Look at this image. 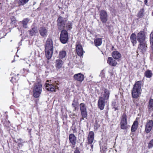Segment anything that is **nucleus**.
Instances as JSON below:
<instances>
[{
	"mask_svg": "<svg viewBox=\"0 0 153 153\" xmlns=\"http://www.w3.org/2000/svg\"><path fill=\"white\" fill-rule=\"evenodd\" d=\"M110 94L109 90L105 88L104 90V94H103V96L99 97L98 102V105L99 108L101 110H102L104 109L105 101H107L108 100Z\"/></svg>",
	"mask_w": 153,
	"mask_h": 153,
	"instance_id": "f257e3e1",
	"label": "nucleus"
},
{
	"mask_svg": "<svg viewBox=\"0 0 153 153\" xmlns=\"http://www.w3.org/2000/svg\"><path fill=\"white\" fill-rule=\"evenodd\" d=\"M141 81H138L136 82L131 90V94L133 98H137L141 94Z\"/></svg>",
	"mask_w": 153,
	"mask_h": 153,
	"instance_id": "f03ea898",
	"label": "nucleus"
},
{
	"mask_svg": "<svg viewBox=\"0 0 153 153\" xmlns=\"http://www.w3.org/2000/svg\"><path fill=\"white\" fill-rule=\"evenodd\" d=\"M42 85L40 82H38L34 84L33 87V96L35 98L39 97L42 92Z\"/></svg>",
	"mask_w": 153,
	"mask_h": 153,
	"instance_id": "7ed1b4c3",
	"label": "nucleus"
},
{
	"mask_svg": "<svg viewBox=\"0 0 153 153\" xmlns=\"http://www.w3.org/2000/svg\"><path fill=\"white\" fill-rule=\"evenodd\" d=\"M80 110L81 111L82 118H80V121L84 119V118H86L87 116V111L86 106L85 104L81 103L79 105Z\"/></svg>",
	"mask_w": 153,
	"mask_h": 153,
	"instance_id": "20e7f679",
	"label": "nucleus"
},
{
	"mask_svg": "<svg viewBox=\"0 0 153 153\" xmlns=\"http://www.w3.org/2000/svg\"><path fill=\"white\" fill-rule=\"evenodd\" d=\"M68 34L65 30H63L61 32L60 40L63 44H65L68 42Z\"/></svg>",
	"mask_w": 153,
	"mask_h": 153,
	"instance_id": "39448f33",
	"label": "nucleus"
},
{
	"mask_svg": "<svg viewBox=\"0 0 153 153\" xmlns=\"http://www.w3.org/2000/svg\"><path fill=\"white\" fill-rule=\"evenodd\" d=\"M94 133L92 131H91L89 132L88 137V144L86 146L87 149H88V147L90 146L91 148V150L93 149V145L92 143L94 141Z\"/></svg>",
	"mask_w": 153,
	"mask_h": 153,
	"instance_id": "423d86ee",
	"label": "nucleus"
},
{
	"mask_svg": "<svg viewBox=\"0 0 153 153\" xmlns=\"http://www.w3.org/2000/svg\"><path fill=\"white\" fill-rule=\"evenodd\" d=\"M147 48L146 42L139 43L138 46L137 53H143L146 51Z\"/></svg>",
	"mask_w": 153,
	"mask_h": 153,
	"instance_id": "0eeeda50",
	"label": "nucleus"
},
{
	"mask_svg": "<svg viewBox=\"0 0 153 153\" xmlns=\"http://www.w3.org/2000/svg\"><path fill=\"white\" fill-rule=\"evenodd\" d=\"M136 36L137 40L139 43L146 42V37L144 31L143 30L140 31L137 33Z\"/></svg>",
	"mask_w": 153,
	"mask_h": 153,
	"instance_id": "6e6552de",
	"label": "nucleus"
},
{
	"mask_svg": "<svg viewBox=\"0 0 153 153\" xmlns=\"http://www.w3.org/2000/svg\"><path fill=\"white\" fill-rule=\"evenodd\" d=\"M99 15L101 21L102 23H105L108 20V15L107 12L104 10L100 11Z\"/></svg>",
	"mask_w": 153,
	"mask_h": 153,
	"instance_id": "1a4fd4ad",
	"label": "nucleus"
},
{
	"mask_svg": "<svg viewBox=\"0 0 153 153\" xmlns=\"http://www.w3.org/2000/svg\"><path fill=\"white\" fill-rule=\"evenodd\" d=\"M127 116L125 113L122 114L120 123L121 128L122 129H126L127 128Z\"/></svg>",
	"mask_w": 153,
	"mask_h": 153,
	"instance_id": "9d476101",
	"label": "nucleus"
},
{
	"mask_svg": "<svg viewBox=\"0 0 153 153\" xmlns=\"http://www.w3.org/2000/svg\"><path fill=\"white\" fill-rule=\"evenodd\" d=\"M57 22L59 29L62 30L64 29L66 20H64V18L61 16L59 17L57 19Z\"/></svg>",
	"mask_w": 153,
	"mask_h": 153,
	"instance_id": "9b49d317",
	"label": "nucleus"
},
{
	"mask_svg": "<svg viewBox=\"0 0 153 153\" xmlns=\"http://www.w3.org/2000/svg\"><path fill=\"white\" fill-rule=\"evenodd\" d=\"M145 131L146 133H149L153 127V121L148 120L145 125Z\"/></svg>",
	"mask_w": 153,
	"mask_h": 153,
	"instance_id": "f8f14e48",
	"label": "nucleus"
},
{
	"mask_svg": "<svg viewBox=\"0 0 153 153\" xmlns=\"http://www.w3.org/2000/svg\"><path fill=\"white\" fill-rule=\"evenodd\" d=\"M45 49H53V41L52 39L48 38L46 42Z\"/></svg>",
	"mask_w": 153,
	"mask_h": 153,
	"instance_id": "ddd939ff",
	"label": "nucleus"
},
{
	"mask_svg": "<svg viewBox=\"0 0 153 153\" xmlns=\"http://www.w3.org/2000/svg\"><path fill=\"white\" fill-rule=\"evenodd\" d=\"M70 143L72 145V148L75 147L76 141V138L73 134H70L69 137Z\"/></svg>",
	"mask_w": 153,
	"mask_h": 153,
	"instance_id": "4468645a",
	"label": "nucleus"
},
{
	"mask_svg": "<svg viewBox=\"0 0 153 153\" xmlns=\"http://www.w3.org/2000/svg\"><path fill=\"white\" fill-rule=\"evenodd\" d=\"M64 62L62 60L58 59L56 60L55 66L56 70H58L62 68Z\"/></svg>",
	"mask_w": 153,
	"mask_h": 153,
	"instance_id": "2eb2a0df",
	"label": "nucleus"
},
{
	"mask_svg": "<svg viewBox=\"0 0 153 153\" xmlns=\"http://www.w3.org/2000/svg\"><path fill=\"white\" fill-rule=\"evenodd\" d=\"M39 32L40 35L42 37H46L48 35V30L45 27H40L39 30Z\"/></svg>",
	"mask_w": 153,
	"mask_h": 153,
	"instance_id": "dca6fc26",
	"label": "nucleus"
},
{
	"mask_svg": "<svg viewBox=\"0 0 153 153\" xmlns=\"http://www.w3.org/2000/svg\"><path fill=\"white\" fill-rule=\"evenodd\" d=\"M74 78L75 80L81 82L84 79V77L83 74L81 73H78L74 74Z\"/></svg>",
	"mask_w": 153,
	"mask_h": 153,
	"instance_id": "f3484780",
	"label": "nucleus"
},
{
	"mask_svg": "<svg viewBox=\"0 0 153 153\" xmlns=\"http://www.w3.org/2000/svg\"><path fill=\"white\" fill-rule=\"evenodd\" d=\"M76 50L77 55L80 56H82L85 51H83L82 46L80 45H78L76 47Z\"/></svg>",
	"mask_w": 153,
	"mask_h": 153,
	"instance_id": "a211bd4d",
	"label": "nucleus"
},
{
	"mask_svg": "<svg viewBox=\"0 0 153 153\" xmlns=\"http://www.w3.org/2000/svg\"><path fill=\"white\" fill-rule=\"evenodd\" d=\"M45 85L47 90L51 91H56V87L51 84L45 83Z\"/></svg>",
	"mask_w": 153,
	"mask_h": 153,
	"instance_id": "6ab92c4d",
	"label": "nucleus"
},
{
	"mask_svg": "<svg viewBox=\"0 0 153 153\" xmlns=\"http://www.w3.org/2000/svg\"><path fill=\"white\" fill-rule=\"evenodd\" d=\"M130 40L133 46H134L137 43V38L136 35L132 33L130 36Z\"/></svg>",
	"mask_w": 153,
	"mask_h": 153,
	"instance_id": "aec40b11",
	"label": "nucleus"
},
{
	"mask_svg": "<svg viewBox=\"0 0 153 153\" xmlns=\"http://www.w3.org/2000/svg\"><path fill=\"white\" fill-rule=\"evenodd\" d=\"M53 49H45V55L47 58L49 59H50L52 56L53 53Z\"/></svg>",
	"mask_w": 153,
	"mask_h": 153,
	"instance_id": "412c9836",
	"label": "nucleus"
},
{
	"mask_svg": "<svg viewBox=\"0 0 153 153\" xmlns=\"http://www.w3.org/2000/svg\"><path fill=\"white\" fill-rule=\"evenodd\" d=\"M112 56L114 59L118 60L120 59L121 57V54L117 51H114L112 53Z\"/></svg>",
	"mask_w": 153,
	"mask_h": 153,
	"instance_id": "4be33fe9",
	"label": "nucleus"
},
{
	"mask_svg": "<svg viewBox=\"0 0 153 153\" xmlns=\"http://www.w3.org/2000/svg\"><path fill=\"white\" fill-rule=\"evenodd\" d=\"M107 63L111 66H115L117 63L115 60L111 57H109L107 60Z\"/></svg>",
	"mask_w": 153,
	"mask_h": 153,
	"instance_id": "5701e85b",
	"label": "nucleus"
},
{
	"mask_svg": "<svg viewBox=\"0 0 153 153\" xmlns=\"http://www.w3.org/2000/svg\"><path fill=\"white\" fill-rule=\"evenodd\" d=\"M38 32V29L36 27H34L29 30V34L31 36L36 35Z\"/></svg>",
	"mask_w": 153,
	"mask_h": 153,
	"instance_id": "b1692460",
	"label": "nucleus"
},
{
	"mask_svg": "<svg viewBox=\"0 0 153 153\" xmlns=\"http://www.w3.org/2000/svg\"><path fill=\"white\" fill-rule=\"evenodd\" d=\"M66 51L63 50L60 51L59 54V59H63L66 57Z\"/></svg>",
	"mask_w": 153,
	"mask_h": 153,
	"instance_id": "393cba45",
	"label": "nucleus"
},
{
	"mask_svg": "<svg viewBox=\"0 0 153 153\" xmlns=\"http://www.w3.org/2000/svg\"><path fill=\"white\" fill-rule=\"evenodd\" d=\"M138 125V122L137 121H134L133 125L132 126L131 131V132H134L137 130Z\"/></svg>",
	"mask_w": 153,
	"mask_h": 153,
	"instance_id": "a878e982",
	"label": "nucleus"
},
{
	"mask_svg": "<svg viewBox=\"0 0 153 153\" xmlns=\"http://www.w3.org/2000/svg\"><path fill=\"white\" fill-rule=\"evenodd\" d=\"M29 21V19L27 18L24 19L22 22H20L23 25L22 26L24 28H26L27 27V24Z\"/></svg>",
	"mask_w": 153,
	"mask_h": 153,
	"instance_id": "bb28decb",
	"label": "nucleus"
},
{
	"mask_svg": "<svg viewBox=\"0 0 153 153\" xmlns=\"http://www.w3.org/2000/svg\"><path fill=\"white\" fill-rule=\"evenodd\" d=\"M78 99L77 98H74L73 101L72 105L74 108V110H76L77 108V106L79 105Z\"/></svg>",
	"mask_w": 153,
	"mask_h": 153,
	"instance_id": "cd10ccee",
	"label": "nucleus"
},
{
	"mask_svg": "<svg viewBox=\"0 0 153 153\" xmlns=\"http://www.w3.org/2000/svg\"><path fill=\"white\" fill-rule=\"evenodd\" d=\"M73 23L71 22L68 21L66 24L65 28L67 30H70L72 28Z\"/></svg>",
	"mask_w": 153,
	"mask_h": 153,
	"instance_id": "c85d7f7f",
	"label": "nucleus"
},
{
	"mask_svg": "<svg viewBox=\"0 0 153 153\" xmlns=\"http://www.w3.org/2000/svg\"><path fill=\"white\" fill-rule=\"evenodd\" d=\"M149 108L150 111H153V99H151L149 101Z\"/></svg>",
	"mask_w": 153,
	"mask_h": 153,
	"instance_id": "c756f323",
	"label": "nucleus"
},
{
	"mask_svg": "<svg viewBox=\"0 0 153 153\" xmlns=\"http://www.w3.org/2000/svg\"><path fill=\"white\" fill-rule=\"evenodd\" d=\"M102 43V39L101 38H97L94 40V43L96 46H100Z\"/></svg>",
	"mask_w": 153,
	"mask_h": 153,
	"instance_id": "7c9ffc66",
	"label": "nucleus"
},
{
	"mask_svg": "<svg viewBox=\"0 0 153 153\" xmlns=\"http://www.w3.org/2000/svg\"><path fill=\"white\" fill-rule=\"evenodd\" d=\"M145 75L146 77L150 78L152 76V74L151 71L148 70L145 72Z\"/></svg>",
	"mask_w": 153,
	"mask_h": 153,
	"instance_id": "2f4dec72",
	"label": "nucleus"
},
{
	"mask_svg": "<svg viewBox=\"0 0 153 153\" xmlns=\"http://www.w3.org/2000/svg\"><path fill=\"white\" fill-rule=\"evenodd\" d=\"M144 9L143 8L141 9L140 10L138 13V16L139 18H142L144 16Z\"/></svg>",
	"mask_w": 153,
	"mask_h": 153,
	"instance_id": "473e14b6",
	"label": "nucleus"
},
{
	"mask_svg": "<svg viewBox=\"0 0 153 153\" xmlns=\"http://www.w3.org/2000/svg\"><path fill=\"white\" fill-rule=\"evenodd\" d=\"M29 1V0H19L18 2L19 5H24L27 3Z\"/></svg>",
	"mask_w": 153,
	"mask_h": 153,
	"instance_id": "72a5a7b5",
	"label": "nucleus"
},
{
	"mask_svg": "<svg viewBox=\"0 0 153 153\" xmlns=\"http://www.w3.org/2000/svg\"><path fill=\"white\" fill-rule=\"evenodd\" d=\"M153 146V139L150 141L148 144V147L150 149Z\"/></svg>",
	"mask_w": 153,
	"mask_h": 153,
	"instance_id": "f704fd0d",
	"label": "nucleus"
},
{
	"mask_svg": "<svg viewBox=\"0 0 153 153\" xmlns=\"http://www.w3.org/2000/svg\"><path fill=\"white\" fill-rule=\"evenodd\" d=\"M150 44H153V32H152L150 35Z\"/></svg>",
	"mask_w": 153,
	"mask_h": 153,
	"instance_id": "c9c22d12",
	"label": "nucleus"
},
{
	"mask_svg": "<svg viewBox=\"0 0 153 153\" xmlns=\"http://www.w3.org/2000/svg\"><path fill=\"white\" fill-rule=\"evenodd\" d=\"M17 80L14 77H12V79L10 80V81L13 83L16 82Z\"/></svg>",
	"mask_w": 153,
	"mask_h": 153,
	"instance_id": "e433bc0d",
	"label": "nucleus"
},
{
	"mask_svg": "<svg viewBox=\"0 0 153 153\" xmlns=\"http://www.w3.org/2000/svg\"><path fill=\"white\" fill-rule=\"evenodd\" d=\"M11 24H13L16 22V20L15 18H12L11 19Z\"/></svg>",
	"mask_w": 153,
	"mask_h": 153,
	"instance_id": "4c0bfd02",
	"label": "nucleus"
},
{
	"mask_svg": "<svg viewBox=\"0 0 153 153\" xmlns=\"http://www.w3.org/2000/svg\"><path fill=\"white\" fill-rule=\"evenodd\" d=\"M100 76H101L102 77H104L105 76L104 73L103 71H102L101 72V73L100 75Z\"/></svg>",
	"mask_w": 153,
	"mask_h": 153,
	"instance_id": "58836bf2",
	"label": "nucleus"
},
{
	"mask_svg": "<svg viewBox=\"0 0 153 153\" xmlns=\"http://www.w3.org/2000/svg\"><path fill=\"white\" fill-rule=\"evenodd\" d=\"M151 50L150 51L153 54V44H150Z\"/></svg>",
	"mask_w": 153,
	"mask_h": 153,
	"instance_id": "ea45409f",
	"label": "nucleus"
},
{
	"mask_svg": "<svg viewBox=\"0 0 153 153\" xmlns=\"http://www.w3.org/2000/svg\"><path fill=\"white\" fill-rule=\"evenodd\" d=\"M74 153H80V152L78 150L76 149L74 151Z\"/></svg>",
	"mask_w": 153,
	"mask_h": 153,
	"instance_id": "a19ab883",
	"label": "nucleus"
},
{
	"mask_svg": "<svg viewBox=\"0 0 153 153\" xmlns=\"http://www.w3.org/2000/svg\"><path fill=\"white\" fill-rule=\"evenodd\" d=\"M18 140L19 141H20V142H23V140L21 138H19V139H18Z\"/></svg>",
	"mask_w": 153,
	"mask_h": 153,
	"instance_id": "79ce46f5",
	"label": "nucleus"
},
{
	"mask_svg": "<svg viewBox=\"0 0 153 153\" xmlns=\"http://www.w3.org/2000/svg\"><path fill=\"white\" fill-rule=\"evenodd\" d=\"M148 1L147 0H145L144 1V2L145 3V4L146 5H147V3Z\"/></svg>",
	"mask_w": 153,
	"mask_h": 153,
	"instance_id": "37998d69",
	"label": "nucleus"
},
{
	"mask_svg": "<svg viewBox=\"0 0 153 153\" xmlns=\"http://www.w3.org/2000/svg\"><path fill=\"white\" fill-rule=\"evenodd\" d=\"M136 106H137L138 105V104H136Z\"/></svg>",
	"mask_w": 153,
	"mask_h": 153,
	"instance_id": "c03bdc74",
	"label": "nucleus"
},
{
	"mask_svg": "<svg viewBox=\"0 0 153 153\" xmlns=\"http://www.w3.org/2000/svg\"><path fill=\"white\" fill-rule=\"evenodd\" d=\"M110 74H111V76L112 75V73H110Z\"/></svg>",
	"mask_w": 153,
	"mask_h": 153,
	"instance_id": "a18cd8bd",
	"label": "nucleus"
},
{
	"mask_svg": "<svg viewBox=\"0 0 153 153\" xmlns=\"http://www.w3.org/2000/svg\"><path fill=\"white\" fill-rule=\"evenodd\" d=\"M49 82L48 80L47 81V82Z\"/></svg>",
	"mask_w": 153,
	"mask_h": 153,
	"instance_id": "49530a36",
	"label": "nucleus"
},
{
	"mask_svg": "<svg viewBox=\"0 0 153 153\" xmlns=\"http://www.w3.org/2000/svg\"><path fill=\"white\" fill-rule=\"evenodd\" d=\"M75 129H74V130H73V131H75Z\"/></svg>",
	"mask_w": 153,
	"mask_h": 153,
	"instance_id": "de8ad7c7",
	"label": "nucleus"
},
{
	"mask_svg": "<svg viewBox=\"0 0 153 153\" xmlns=\"http://www.w3.org/2000/svg\"><path fill=\"white\" fill-rule=\"evenodd\" d=\"M152 15H153V12H152Z\"/></svg>",
	"mask_w": 153,
	"mask_h": 153,
	"instance_id": "09e8293b",
	"label": "nucleus"
},
{
	"mask_svg": "<svg viewBox=\"0 0 153 153\" xmlns=\"http://www.w3.org/2000/svg\"><path fill=\"white\" fill-rule=\"evenodd\" d=\"M17 114H19V113H17Z\"/></svg>",
	"mask_w": 153,
	"mask_h": 153,
	"instance_id": "8fccbe9b",
	"label": "nucleus"
},
{
	"mask_svg": "<svg viewBox=\"0 0 153 153\" xmlns=\"http://www.w3.org/2000/svg\"><path fill=\"white\" fill-rule=\"evenodd\" d=\"M29 66H30V64L29 65Z\"/></svg>",
	"mask_w": 153,
	"mask_h": 153,
	"instance_id": "3c124183",
	"label": "nucleus"
},
{
	"mask_svg": "<svg viewBox=\"0 0 153 153\" xmlns=\"http://www.w3.org/2000/svg\"><path fill=\"white\" fill-rule=\"evenodd\" d=\"M23 69H24V71L25 70V68H24Z\"/></svg>",
	"mask_w": 153,
	"mask_h": 153,
	"instance_id": "603ef678",
	"label": "nucleus"
}]
</instances>
